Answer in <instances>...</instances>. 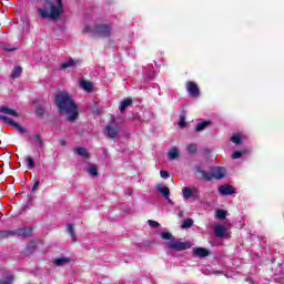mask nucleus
I'll use <instances>...</instances> for the list:
<instances>
[{"instance_id": "obj_1", "label": "nucleus", "mask_w": 284, "mask_h": 284, "mask_svg": "<svg viewBox=\"0 0 284 284\" xmlns=\"http://www.w3.org/2000/svg\"><path fill=\"white\" fill-rule=\"evenodd\" d=\"M54 103L60 114H65L68 121L73 123L75 119H79V106L72 100V97L65 91H60L54 97Z\"/></svg>"}, {"instance_id": "obj_2", "label": "nucleus", "mask_w": 284, "mask_h": 284, "mask_svg": "<svg viewBox=\"0 0 284 284\" xmlns=\"http://www.w3.org/2000/svg\"><path fill=\"white\" fill-rule=\"evenodd\" d=\"M63 2L62 1H47L43 7L38 8V14L41 19L48 21H59L63 17Z\"/></svg>"}, {"instance_id": "obj_3", "label": "nucleus", "mask_w": 284, "mask_h": 284, "mask_svg": "<svg viewBox=\"0 0 284 284\" xmlns=\"http://www.w3.org/2000/svg\"><path fill=\"white\" fill-rule=\"evenodd\" d=\"M225 174H227V171L223 166H212L210 172L204 171L201 168L196 169L195 176L200 179V181H221V179H225Z\"/></svg>"}, {"instance_id": "obj_4", "label": "nucleus", "mask_w": 284, "mask_h": 284, "mask_svg": "<svg viewBox=\"0 0 284 284\" xmlns=\"http://www.w3.org/2000/svg\"><path fill=\"white\" fill-rule=\"evenodd\" d=\"M83 32L92 34L93 37H110V26L108 24H95L94 27L85 24Z\"/></svg>"}, {"instance_id": "obj_5", "label": "nucleus", "mask_w": 284, "mask_h": 284, "mask_svg": "<svg viewBox=\"0 0 284 284\" xmlns=\"http://www.w3.org/2000/svg\"><path fill=\"white\" fill-rule=\"evenodd\" d=\"M8 236H21L22 239H28L32 236V227H22L13 231H0V239H8Z\"/></svg>"}, {"instance_id": "obj_6", "label": "nucleus", "mask_w": 284, "mask_h": 284, "mask_svg": "<svg viewBox=\"0 0 284 284\" xmlns=\"http://www.w3.org/2000/svg\"><path fill=\"white\" fill-rule=\"evenodd\" d=\"M165 245L169 250H174L175 252H183L184 250H190V247H192L190 242H179L174 239L166 242Z\"/></svg>"}, {"instance_id": "obj_7", "label": "nucleus", "mask_w": 284, "mask_h": 284, "mask_svg": "<svg viewBox=\"0 0 284 284\" xmlns=\"http://www.w3.org/2000/svg\"><path fill=\"white\" fill-rule=\"evenodd\" d=\"M105 134L109 139H116L119 136V124L111 122L105 126Z\"/></svg>"}, {"instance_id": "obj_8", "label": "nucleus", "mask_w": 284, "mask_h": 284, "mask_svg": "<svg viewBox=\"0 0 284 284\" xmlns=\"http://www.w3.org/2000/svg\"><path fill=\"white\" fill-rule=\"evenodd\" d=\"M186 92L189 97H192L193 99L201 97V91L199 90V85L195 82H186Z\"/></svg>"}, {"instance_id": "obj_9", "label": "nucleus", "mask_w": 284, "mask_h": 284, "mask_svg": "<svg viewBox=\"0 0 284 284\" xmlns=\"http://www.w3.org/2000/svg\"><path fill=\"white\" fill-rule=\"evenodd\" d=\"M0 121H3V123H8L9 125H12V128H14L20 134H26V128L14 122V120H12L11 118L0 115Z\"/></svg>"}, {"instance_id": "obj_10", "label": "nucleus", "mask_w": 284, "mask_h": 284, "mask_svg": "<svg viewBox=\"0 0 284 284\" xmlns=\"http://www.w3.org/2000/svg\"><path fill=\"white\" fill-rule=\"evenodd\" d=\"M156 191L160 192V194L163 195L164 199H166L170 205H174V202H172V199H170V189L168 186L163 184H158Z\"/></svg>"}, {"instance_id": "obj_11", "label": "nucleus", "mask_w": 284, "mask_h": 284, "mask_svg": "<svg viewBox=\"0 0 284 284\" xmlns=\"http://www.w3.org/2000/svg\"><path fill=\"white\" fill-rule=\"evenodd\" d=\"M214 234L216 239H227V229H225L223 225H215Z\"/></svg>"}, {"instance_id": "obj_12", "label": "nucleus", "mask_w": 284, "mask_h": 284, "mask_svg": "<svg viewBox=\"0 0 284 284\" xmlns=\"http://www.w3.org/2000/svg\"><path fill=\"white\" fill-rule=\"evenodd\" d=\"M219 192H220V194H222V196H230V195L234 194L236 191L233 189L232 185L224 184V185L219 186Z\"/></svg>"}, {"instance_id": "obj_13", "label": "nucleus", "mask_w": 284, "mask_h": 284, "mask_svg": "<svg viewBox=\"0 0 284 284\" xmlns=\"http://www.w3.org/2000/svg\"><path fill=\"white\" fill-rule=\"evenodd\" d=\"M81 61L69 58L65 62L60 64L61 70H68V68H77Z\"/></svg>"}, {"instance_id": "obj_14", "label": "nucleus", "mask_w": 284, "mask_h": 284, "mask_svg": "<svg viewBox=\"0 0 284 284\" xmlns=\"http://www.w3.org/2000/svg\"><path fill=\"white\" fill-rule=\"evenodd\" d=\"M194 256H199L200 258H205V256H210V251L204 247H195L193 248Z\"/></svg>"}, {"instance_id": "obj_15", "label": "nucleus", "mask_w": 284, "mask_h": 284, "mask_svg": "<svg viewBox=\"0 0 284 284\" xmlns=\"http://www.w3.org/2000/svg\"><path fill=\"white\" fill-rule=\"evenodd\" d=\"M244 140L245 135H243L242 133H234L230 139V141L235 145H242Z\"/></svg>"}, {"instance_id": "obj_16", "label": "nucleus", "mask_w": 284, "mask_h": 284, "mask_svg": "<svg viewBox=\"0 0 284 284\" xmlns=\"http://www.w3.org/2000/svg\"><path fill=\"white\" fill-rule=\"evenodd\" d=\"M132 105V99L128 98L120 103L119 110L121 114H125V110Z\"/></svg>"}, {"instance_id": "obj_17", "label": "nucleus", "mask_w": 284, "mask_h": 284, "mask_svg": "<svg viewBox=\"0 0 284 284\" xmlns=\"http://www.w3.org/2000/svg\"><path fill=\"white\" fill-rule=\"evenodd\" d=\"M182 194H183V199L184 201H187L190 199H194V191L187 186H185L183 190H182Z\"/></svg>"}, {"instance_id": "obj_18", "label": "nucleus", "mask_w": 284, "mask_h": 284, "mask_svg": "<svg viewBox=\"0 0 284 284\" xmlns=\"http://www.w3.org/2000/svg\"><path fill=\"white\" fill-rule=\"evenodd\" d=\"M80 88L85 90V92H92V89L94 88V85L92 84V82H90L88 80H81Z\"/></svg>"}, {"instance_id": "obj_19", "label": "nucleus", "mask_w": 284, "mask_h": 284, "mask_svg": "<svg viewBox=\"0 0 284 284\" xmlns=\"http://www.w3.org/2000/svg\"><path fill=\"white\" fill-rule=\"evenodd\" d=\"M0 112L2 114H8L9 116H19V113H17V111H14V109H10L8 106H1L0 108Z\"/></svg>"}, {"instance_id": "obj_20", "label": "nucleus", "mask_w": 284, "mask_h": 284, "mask_svg": "<svg viewBox=\"0 0 284 284\" xmlns=\"http://www.w3.org/2000/svg\"><path fill=\"white\" fill-rule=\"evenodd\" d=\"M70 262V257H58L53 261V265H57V267H61L63 265H67V263Z\"/></svg>"}, {"instance_id": "obj_21", "label": "nucleus", "mask_w": 284, "mask_h": 284, "mask_svg": "<svg viewBox=\"0 0 284 284\" xmlns=\"http://www.w3.org/2000/svg\"><path fill=\"white\" fill-rule=\"evenodd\" d=\"M28 141H34V143H37L39 145V148H43V140L41 139V135L39 134H34L32 135H28Z\"/></svg>"}, {"instance_id": "obj_22", "label": "nucleus", "mask_w": 284, "mask_h": 284, "mask_svg": "<svg viewBox=\"0 0 284 284\" xmlns=\"http://www.w3.org/2000/svg\"><path fill=\"white\" fill-rule=\"evenodd\" d=\"M211 123H212L211 121L199 122L195 126V131L196 132H203V130H205V128L210 126Z\"/></svg>"}, {"instance_id": "obj_23", "label": "nucleus", "mask_w": 284, "mask_h": 284, "mask_svg": "<svg viewBox=\"0 0 284 284\" xmlns=\"http://www.w3.org/2000/svg\"><path fill=\"white\" fill-rule=\"evenodd\" d=\"M179 149L172 148L169 150L168 156L170 161H174V159H179Z\"/></svg>"}, {"instance_id": "obj_24", "label": "nucleus", "mask_w": 284, "mask_h": 284, "mask_svg": "<svg viewBox=\"0 0 284 284\" xmlns=\"http://www.w3.org/2000/svg\"><path fill=\"white\" fill-rule=\"evenodd\" d=\"M77 154L79 156H84L85 159H90V153H88V150L85 148H78L75 149Z\"/></svg>"}, {"instance_id": "obj_25", "label": "nucleus", "mask_w": 284, "mask_h": 284, "mask_svg": "<svg viewBox=\"0 0 284 284\" xmlns=\"http://www.w3.org/2000/svg\"><path fill=\"white\" fill-rule=\"evenodd\" d=\"M216 219H219L220 221H225L226 216H227V211L225 210H217L215 213Z\"/></svg>"}, {"instance_id": "obj_26", "label": "nucleus", "mask_w": 284, "mask_h": 284, "mask_svg": "<svg viewBox=\"0 0 284 284\" xmlns=\"http://www.w3.org/2000/svg\"><path fill=\"white\" fill-rule=\"evenodd\" d=\"M12 283H14V276L12 274H7V276L0 281V284H12Z\"/></svg>"}, {"instance_id": "obj_27", "label": "nucleus", "mask_w": 284, "mask_h": 284, "mask_svg": "<svg viewBox=\"0 0 284 284\" xmlns=\"http://www.w3.org/2000/svg\"><path fill=\"white\" fill-rule=\"evenodd\" d=\"M10 77L11 79H19L21 77V67H14Z\"/></svg>"}, {"instance_id": "obj_28", "label": "nucleus", "mask_w": 284, "mask_h": 284, "mask_svg": "<svg viewBox=\"0 0 284 284\" xmlns=\"http://www.w3.org/2000/svg\"><path fill=\"white\" fill-rule=\"evenodd\" d=\"M26 162H27V169L28 170H33L34 169V160L32 159V156L27 155L26 156Z\"/></svg>"}, {"instance_id": "obj_29", "label": "nucleus", "mask_w": 284, "mask_h": 284, "mask_svg": "<svg viewBox=\"0 0 284 284\" xmlns=\"http://www.w3.org/2000/svg\"><path fill=\"white\" fill-rule=\"evenodd\" d=\"M67 230H68L72 241H77V235L74 234V226H72V224H68Z\"/></svg>"}, {"instance_id": "obj_30", "label": "nucleus", "mask_w": 284, "mask_h": 284, "mask_svg": "<svg viewBox=\"0 0 284 284\" xmlns=\"http://www.w3.org/2000/svg\"><path fill=\"white\" fill-rule=\"evenodd\" d=\"M243 154H247V150L233 152L232 159L233 160L241 159V156H243Z\"/></svg>"}, {"instance_id": "obj_31", "label": "nucleus", "mask_w": 284, "mask_h": 284, "mask_svg": "<svg viewBox=\"0 0 284 284\" xmlns=\"http://www.w3.org/2000/svg\"><path fill=\"white\" fill-rule=\"evenodd\" d=\"M191 225H194V220L192 219H186L183 223H182V227L185 230L187 227H190Z\"/></svg>"}, {"instance_id": "obj_32", "label": "nucleus", "mask_w": 284, "mask_h": 284, "mask_svg": "<svg viewBox=\"0 0 284 284\" xmlns=\"http://www.w3.org/2000/svg\"><path fill=\"white\" fill-rule=\"evenodd\" d=\"M161 239H163L164 241H172L174 240V237L172 236V233L170 232H164L161 234Z\"/></svg>"}, {"instance_id": "obj_33", "label": "nucleus", "mask_w": 284, "mask_h": 284, "mask_svg": "<svg viewBox=\"0 0 284 284\" xmlns=\"http://www.w3.org/2000/svg\"><path fill=\"white\" fill-rule=\"evenodd\" d=\"M178 125H179V128H185V125H187V123L185 122V115H180Z\"/></svg>"}, {"instance_id": "obj_34", "label": "nucleus", "mask_w": 284, "mask_h": 284, "mask_svg": "<svg viewBox=\"0 0 284 284\" xmlns=\"http://www.w3.org/2000/svg\"><path fill=\"white\" fill-rule=\"evenodd\" d=\"M88 172H89V174H90L91 176H97V174H99V171L97 170L95 166H90V168L88 169Z\"/></svg>"}, {"instance_id": "obj_35", "label": "nucleus", "mask_w": 284, "mask_h": 284, "mask_svg": "<svg viewBox=\"0 0 284 284\" xmlns=\"http://www.w3.org/2000/svg\"><path fill=\"white\" fill-rule=\"evenodd\" d=\"M187 152H190V154H194V152H196V144H190L187 146Z\"/></svg>"}, {"instance_id": "obj_36", "label": "nucleus", "mask_w": 284, "mask_h": 284, "mask_svg": "<svg viewBox=\"0 0 284 284\" xmlns=\"http://www.w3.org/2000/svg\"><path fill=\"white\" fill-rule=\"evenodd\" d=\"M161 179H170V173L168 171H160Z\"/></svg>"}, {"instance_id": "obj_37", "label": "nucleus", "mask_w": 284, "mask_h": 284, "mask_svg": "<svg viewBox=\"0 0 284 284\" xmlns=\"http://www.w3.org/2000/svg\"><path fill=\"white\" fill-rule=\"evenodd\" d=\"M148 225H150V227H159L160 224L156 221L149 220Z\"/></svg>"}, {"instance_id": "obj_38", "label": "nucleus", "mask_w": 284, "mask_h": 284, "mask_svg": "<svg viewBox=\"0 0 284 284\" xmlns=\"http://www.w3.org/2000/svg\"><path fill=\"white\" fill-rule=\"evenodd\" d=\"M176 212H178V216L179 219H183V212L181 211V206H176Z\"/></svg>"}, {"instance_id": "obj_39", "label": "nucleus", "mask_w": 284, "mask_h": 284, "mask_svg": "<svg viewBox=\"0 0 284 284\" xmlns=\"http://www.w3.org/2000/svg\"><path fill=\"white\" fill-rule=\"evenodd\" d=\"M37 190H39V181H36V183L33 184L31 192H37Z\"/></svg>"}, {"instance_id": "obj_40", "label": "nucleus", "mask_w": 284, "mask_h": 284, "mask_svg": "<svg viewBox=\"0 0 284 284\" xmlns=\"http://www.w3.org/2000/svg\"><path fill=\"white\" fill-rule=\"evenodd\" d=\"M37 114L39 115V116H43V109H41V108H37Z\"/></svg>"}, {"instance_id": "obj_41", "label": "nucleus", "mask_w": 284, "mask_h": 284, "mask_svg": "<svg viewBox=\"0 0 284 284\" xmlns=\"http://www.w3.org/2000/svg\"><path fill=\"white\" fill-rule=\"evenodd\" d=\"M30 250H34V244L31 243L28 247H27V252L30 253Z\"/></svg>"}, {"instance_id": "obj_42", "label": "nucleus", "mask_w": 284, "mask_h": 284, "mask_svg": "<svg viewBox=\"0 0 284 284\" xmlns=\"http://www.w3.org/2000/svg\"><path fill=\"white\" fill-rule=\"evenodd\" d=\"M275 281H276V283H284V281L281 280V277H278V275H276Z\"/></svg>"}, {"instance_id": "obj_43", "label": "nucleus", "mask_w": 284, "mask_h": 284, "mask_svg": "<svg viewBox=\"0 0 284 284\" xmlns=\"http://www.w3.org/2000/svg\"><path fill=\"white\" fill-rule=\"evenodd\" d=\"M7 52H14V48H4Z\"/></svg>"}, {"instance_id": "obj_44", "label": "nucleus", "mask_w": 284, "mask_h": 284, "mask_svg": "<svg viewBox=\"0 0 284 284\" xmlns=\"http://www.w3.org/2000/svg\"><path fill=\"white\" fill-rule=\"evenodd\" d=\"M60 145H65V140H61Z\"/></svg>"}, {"instance_id": "obj_45", "label": "nucleus", "mask_w": 284, "mask_h": 284, "mask_svg": "<svg viewBox=\"0 0 284 284\" xmlns=\"http://www.w3.org/2000/svg\"><path fill=\"white\" fill-rule=\"evenodd\" d=\"M152 79H154V75L150 74L149 75V81H152Z\"/></svg>"}]
</instances>
